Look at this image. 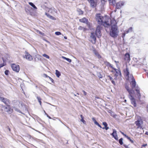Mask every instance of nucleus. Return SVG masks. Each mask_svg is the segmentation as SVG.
I'll return each mask as SVG.
<instances>
[{"instance_id": "f257e3e1", "label": "nucleus", "mask_w": 148, "mask_h": 148, "mask_svg": "<svg viewBox=\"0 0 148 148\" xmlns=\"http://www.w3.org/2000/svg\"><path fill=\"white\" fill-rule=\"evenodd\" d=\"M95 18L98 24L103 25L105 27L110 25L109 21L111 20L108 16L103 17L100 13L96 14Z\"/></svg>"}, {"instance_id": "f03ea898", "label": "nucleus", "mask_w": 148, "mask_h": 148, "mask_svg": "<svg viewBox=\"0 0 148 148\" xmlns=\"http://www.w3.org/2000/svg\"><path fill=\"white\" fill-rule=\"evenodd\" d=\"M110 25L111 26V29L110 33V36L114 38L117 37L118 35L119 31L116 21L114 19H112L110 23Z\"/></svg>"}, {"instance_id": "7ed1b4c3", "label": "nucleus", "mask_w": 148, "mask_h": 148, "mask_svg": "<svg viewBox=\"0 0 148 148\" xmlns=\"http://www.w3.org/2000/svg\"><path fill=\"white\" fill-rule=\"evenodd\" d=\"M124 74L125 76L126 79L129 81H131L130 84L132 88H134L135 87L136 83L135 80L132 74H130L127 68L124 70Z\"/></svg>"}, {"instance_id": "20e7f679", "label": "nucleus", "mask_w": 148, "mask_h": 148, "mask_svg": "<svg viewBox=\"0 0 148 148\" xmlns=\"http://www.w3.org/2000/svg\"><path fill=\"white\" fill-rule=\"evenodd\" d=\"M108 64L110 66L111 68H112L114 71H115L116 73L114 75L115 77L114 78V79L116 80H117L119 77H121V71L119 69H116L113 67H112V66L110 64V63L108 62Z\"/></svg>"}, {"instance_id": "39448f33", "label": "nucleus", "mask_w": 148, "mask_h": 148, "mask_svg": "<svg viewBox=\"0 0 148 148\" xmlns=\"http://www.w3.org/2000/svg\"><path fill=\"white\" fill-rule=\"evenodd\" d=\"M12 69L14 71L18 72L20 69V66L19 65L15 64H12L11 65Z\"/></svg>"}, {"instance_id": "423d86ee", "label": "nucleus", "mask_w": 148, "mask_h": 148, "mask_svg": "<svg viewBox=\"0 0 148 148\" xmlns=\"http://www.w3.org/2000/svg\"><path fill=\"white\" fill-rule=\"evenodd\" d=\"M101 27L100 26H98L96 28L95 31V34L99 38H100L101 36Z\"/></svg>"}, {"instance_id": "0eeeda50", "label": "nucleus", "mask_w": 148, "mask_h": 148, "mask_svg": "<svg viewBox=\"0 0 148 148\" xmlns=\"http://www.w3.org/2000/svg\"><path fill=\"white\" fill-rule=\"evenodd\" d=\"M95 35V33L93 32L91 33V35L90 36V40L93 44H95L96 42V38Z\"/></svg>"}, {"instance_id": "6e6552de", "label": "nucleus", "mask_w": 148, "mask_h": 148, "mask_svg": "<svg viewBox=\"0 0 148 148\" xmlns=\"http://www.w3.org/2000/svg\"><path fill=\"white\" fill-rule=\"evenodd\" d=\"M97 0H88L90 3V6L93 8H95L97 5Z\"/></svg>"}, {"instance_id": "1a4fd4ad", "label": "nucleus", "mask_w": 148, "mask_h": 148, "mask_svg": "<svg viewBox=\"0 0 148 148\" xmlns=\"http://www.w3.org/2000/svg\"><path fill=\"white\" fill-rule=\"evenodd\" d=\"M125 4V2L123 1H119L116 3V9H120L122 6Z\"/></svg>"}, {"instance_id": "9d476101", "label": "nucleus", "mask_w": 148, "mask_h": 148, "mask_svg": "<svg viewBox=\"0 0 148 148\" xmlns=\"http://www.w3.org/2000/svg\"><path fill=\"white\" fill-rule=\"evenodd\" d=\"M0 100L1 101L6 105H8L10 103L9 100L7 98L1 97H0Z\"/></svg>"}, {"instance_id": "9b49d317", "label": "nucleus", "mask_w": 148, "mask_h": 148, "mask_svg": "<svg viewBox=\"0 0 148 148\" xmlns=\"http://www.w3.org/2000/svg\"><path fill=\"white\" fill-rule=\"evenodd\" d=\"M5 110L9 114L12 113L13 111V109L11 108L10 106L9 105H7V106L5 108Z\"/></svg>"}, {"instance_id": "f8f14e48", "label": "nucleus", "mask_w": 148, "mask_h": 148, "mask_svg": "<svg viewBox=\"0 0 148 148\" xmlns=\"http://www.w3.org/2000/svg\"><path fill=\"white\" fill-rule=\"evenodd\" d=\"M132 94H131V95H129V98L131 100L132 103L134 107H136V103L135 99L132 96Z\"/></svg>"}, {"instance_id": "ddd939ff", "label": "nucleus", "mask_w": 148, "mask_h": 148, "mask_svg": "<svg viewBox=\"0 0 148 148\" xmlns=\"http://www.w3.org/2000/svg\"><path fill=\"white\" fill-rule=\"evenodd\" d=\"M24 58H25L29 61H31L33 59L32 56L27 53H25Z\"/></svg>"}, {"instance_id": "4468645a", "label": "nucleus", "mask_w": 148, "mask_h": 148, "mask_svg": "<svg viewBox=\"0 0 148 148\" xmlns=\"http://www.w3.org/2000/svg\"><path fill=\"white\" fill-rule=\"evenodd\" d=\"M113 133L111 134L113 137L116 140H118V138L117 134V132L115 129H113Z\"/></svg>"}, {"instance_id": "2eb2a0df", "label": "nucleus", "mask_w": 148, "mask_h": 148, "mask_svg": "<svg viewBox=\"0 0 148 148\" xmlns=\"http://www.w3.org/2000/svg\"><path fill=\"white\" fill-rule=\"evenodd\" d=\"M79 21L81 22L87 24L88 23V20L85 17L79 19Z\"/></svg>"}, {"instance_id": "dca6fc26", "label": "nucleus", "mask_w": 148, "mask_h": 148, "mask_svg": "<svg viewBox=\"0 0 148 148\" xmlns=\"http://www.w3.org/2000/svg\"><path fill=\"white\" fill-rule=\"evenodd\" d=\"M125 87L127 90L128 92L129 93V95H131V94H132L134 93V91L133 90H130L129 89V87L128 86L125 85Z\"/></svg>"}, {"instance_id": "f3484780", "label": "nucleus", "mask_w": 148, "mask_h": 148, "mask_svg": "<svg viewBox=\"0 0 148 148\" xmlns=\"http://www.w3.org/2000/svg\"><path fill=\"white\" fill-rule=\"evenodd\" d=\"M124 59L125 60L129 62L130 60V54L128 53H126L125 55Z\"/></svg>"}, {"instance_id": "a211bd4d", "label": "nucleus", "mask_w": 148, "mask_h": 148, "mask_svg": "<svg viewBox=\"0 0 148 148\" xmlns=\"http://www.w3.org/2000/svg\"><path fill=\"white\" fill-rule=\"evenodd\" d=\"M103 125L104 126V127H103L102 128L103 129H105L106 130H107L108 129H109V128L107 126L108 124L106 122H103L102 123Z\"/></svg>"}, {"instance_id": "6ab92c4d", "label": "nucleus", "mask_w": 148, "mask_h": 148, "mask_svg": "<svg viewBox=\"0 0 148 148\" xmlns=\"http://www.w3.org/2000/svg\"><path fill=\"white\" fill-rule=\"evenodd\" d=\"M45 15L49 18L53 20H56V18L53 17V16H52L50 15L49 14H48V13H45Z\"/></svg>"}, {"instance_id": "aec40b11", "label": "nucleus", "mask_w": 148, "mask_h": 148, "mask_svg": "<svg viewBox=\"0 0 148 148\" xmlns=\"http://www.w3.org/2000/svg\"><path fill=\"white\" fill-rule=\"evenodd\" d=\"M142 122V121H141L138 120L135 122V123L138 127H139L140 126L141 123Z\"/></svg>"}, {"instance_id": "412c9836", "label": "nucleus", "mask_w": 148, "mask_h": 148, "mask_svg": "<svg viewBox=\"0 0 148 148\" xmlns=\"http://www.w3.org/2000/svg\"><path fill=\"white\" fill-rule=\"evenodd\" d=\"M108 77H109L112 83L114 85H115V82L113 80V78L110 76H108Z\"/></svg>"}, {"instance_id": "4be33fe9", "label": "nucleus", "mask_w": 148, "mask_h": 148, "mask_svg": "<svg viewBox=\"0 0 148 148\" xmlns=\"http://www.w3.org/2000/svg\"><path fill=\"white\" fill-rule=\"evenodd\" d=\"M56 74L57 76V77H59L61 75V74L60 72L57 70H56Z\"/></svg>"}, {"instance_id": "5701e85b", "label": "nucleus", "mask_w": 148, "mask_h": 148, "mask_svg": "<svg viewBox=\"0 0 148 148\" xmlns=\"http://www.w3.org/2000/svg\"><path fill=\"white\" fill-rule=\"evenodd\" d=\"M78 29L80 30H83L84 31H85L87 30L86 28L83 27L81 26H80L79 27Z\"/></svg>"}, {"instance_id": "b1692460", "label": "nucleus", "mask_w": 148, "mask_h": 148, "mask_svg": "<svg viewBox=\"0 0 148 148\" xmlns=\"http://www.w3.org/2000/svg\"><path fill=\"white\" fill-rule=\"evenodd\" d=\"M115 2V0H109V3L111 5H114Z\"/></svg>"}, {"instance_id": "393cba45", "label": "nucleus", "mask_w": 148, "mask_h": 148, "mask_svg": "<svg viewBox=\"0 0 148 148\" xmlns=\"http://www.w3.org/2000/svg\"><path fill=\"white\" fill-rule=\"evenodd\" d=\"M77 11L78 12V13L79 15H82V14L83 13V12L82 10L80 9H77Z\"/></svg>"}, {"instance_id": "a878e982", "label": "nucleus", "mask_w": 148, "mask_h": 148, "mask_svg": "<svg viewBox=\"0 0 148 148\" xmlns=\"http://www.w3.org/2000/svg\"><path fill=\"white\" fill-rule=\"evenodd\" d=\"M80 117L81 118V119L80 120L81 121L83 122V123L84 124H86V122L85 121L84 119V117L82 115H81Z\"/></svg>"}, {"instance_id": "bb28decb", "label": "nucleus", "mask_w": 148, "mask_h": 148, "mask_svg": "<svg viewBox=\"0 0 148 148\" xmlns=\"http://www.w3.org/2000/svg\"><path fill=\"white\" fill-rule=\"evenodd\" d=\"M29 4L32 7H33L34 9H37V7L35 6V5L32 3V2H29Z\"/></svg>"}, {"instance_id": "cd10ccee", "label": "nucleus", "mask_w": 148, "mask_h": 148, "mask_svg": "<svg viewBox=\"0 0 148 148\" xmlns=\"http://www.w3.org/2000/svg\"><path fill=\"white\" fill-rule=\"evenodd\" d=\"M132 27H130L127 29V30L126 31V33L127 34L129 32H131L132 31Z\"/></svg>"}, {"instance_id": "c85d7f7f", "label": "nucleus", "mask_w": 148, "mask_h": 148, "mask_svg": "<svg viewBox=\"0 0 148 148\" xmlns=\"http://www.w3.org/2000/svg\"><path fill=\"white\" fill-rule=\"evenodd\" d=\"M97 75L99 78H101L102 77V75L99 72L97 73Z\"/></svg>"}, {"instance_id": "c756f323", "label": "nucleus", "mask_w": 148, "mask_h": 148, "mask_svg": "<svg viewBox=\"0 0 148 148\" xmlns=\"http://www.w3.org/2000/svg\"><path fill=\"white\" fill-rule=\"evenodd\" d=\"M95 55L97 56V57L99 58H101V56L99 54V53L97 52H95Z\"/></svg>"}, {"instance_id": "7c9ffc66", "label": "nucleus", "mask_w": 148, "mask_h": 148, "mask_svg": "<svg viewBox=\"0 0 148 148\" xmlns=\"http://www.w3.org/2000/svg\"><path fill=\"white\" fill-rule=\"evenodd\" d=\"M42 56L48 59L49 58V57L46 54H42Z\"/></svg>"}, {"instance_id": "2f4dec72", "label": "nucleus", "mask_w": 148, "mask_h": 148, "mask_svg": "<svg viewBox=\"0 0 148 148\" xmlns=\"http://www.w3.org/2000/svg\"><path fill=\"white\" fill-rule=\"evenodd\" d=\"M92 119L93 121L94 122V123L95 125H96L97 123L98 122H97V121H96L94 117L92 118Z\"/></svg>"}, {"instance_id": "473e14b6", "label": "nucleus", "mask_w": 148, "mask_h": 148, "mask_svg": "<svg viewBox=\"0 0 148 148\" xmlns=\"http://www.w3.org/2000/svg\"><path fill=\"white\" fill-rule=\"evenodd\" d=\"M123 138H121L119 140V142L121 145H122L123 144Z\"/></svg>"}, {"instance_id": "72a5a7b5", "label": "nucleus", "mask_w": 148, "mask_h": 148, "mask_svg": "<svg viewBox=\"0 0 148 148\" xmlns=\"http://www.w3.org/2000/svg\"><path fill=\"white\" fill-rule=\"evenodd\" d=\"M55 34L56 35H61V33L60 32H55Z\"/></svg>"}, {"instance_id": "f704fd0d", "label": "nucleus", "mask_w": 148, "mask_h": 148, "mask_svg": "<svg viewBox=\"0 0 148 148\" xmlns=\"http://www.w3.org/2000/svg\"><path fill=\"white\" fill-rule=\"evenodd\" d=\"M9 71L8 70H6L5 71V74L6 75H8Z\"/></svg>"}, {"instance_id": "c9c22d12", "label": "nucleus", "mask_w": 148, "mask_h": 148, "mask_svg": "<svg viewBox=\"0 0 148 148\" xmlns=\"http://www.w3.org/2000/svg\"><path fill=\"white\" fill-rule=\"evenodd\" d=\"M127 138L132 143H133V142H134L131 139V138H130V137H129L128 136V137Z\"/></svg>"}, {"instance_id": "e433bc0d", "label": "nucleus", "mask_w": 148, "mask_h": 148, "mask_svg": "<svg viewBox=\"0 0 148 148\" xmlns=\"http://www.w3.org/2000/svg\"><path fill=\"white\" fill-rule=\"evenodd\" d=\"M66 60L68 61L70 63L71 62V59H69V58H67Z\"/></svg>"}, {"instance_id": "4c0bfd02", "label": "nucleus", "mask_w": 148, "mask_h": 148, "mask_svg": "<svg viewBox=\"0 0 148 148\" xmlns=\"http://www.w3.org/2000/svg\"><path fill=\"white\" fill-rule=\"evenodd\" d=\"M45 115H46L49 119H51V117L50 116H49L46 112H45Z\"/></svg>"}, {"instance_id": "58836bf2", "label": "nucleus", "mask_w": 148, "mask_h": 148, "mask_svg": "<svg viewBox=\"0 0 148 148\" xmlns=\"http://www.w3.org/2000/svg\"><path fill=\"white\" fill-rule=\"evenodd\" d=\"M125 34H126V32H124V33H123V34H122V37L123 38H124V37L125 36Z\"/></svg>"}, {"instance_id": "ea45409f", "label": "nucleus", "mask_w": 148, "mask_h": 148, "mask_svg": "<svg viewBox=\"0 0 148 148\" xmlns=\"http://www.w3.org/2000/svg\"><path fill=\"white\" fill-rule=\"evenodd\" d=\"M4 65H5L4 64H3V63L1 64H0V69L1 67H3V66H4Z\"/></svg>"}, {"instance_id": "a19ab883", "label": "nucleus", "mask_w": 148, "mask_h": 148, "mask_svg": "<svg viewBox=\"0 0 148 148\" xmlns=\"http://www.w3.org/2000/svg\"><path fill=\"white\" fill-rule=\"evenodd\" d=\"M136 91L137 92L138 94V95H140V93L139 90L138 89H136Z\"/></svg>"}, {"instance_id": "79ce46f5", "label": "nucleus", "mask_w": 148, "mask_h": 148, "mask_svg": "<svg viewBox=\"0 0 148 148\" xmlns=\"http://www.w3.org/2000/svg\"><path fill=\"white\" fill-rule=\"evenodd\" d=\"M97 125L98 127H99L100 128H102L101 126L98 123H97L96 125Z\"/></svg>"}, {"instance_id": "37998d69", "label": "nucleus", "mask_w": 148, "mask_h": 148, "mask_svg": "<svg viewBox=\"0 0 148 148\" xmlns=\"http://www.w3.org/2000/svg\"><path fill=\"white\" fill-rule=\"evenodd\" d=\"M84 93V95H87V93L84 90H83L82 91Z\"/></svg>"}, {"instance_id": "c03bdc74", "label": "nucleus", "mask_w": 148, "mask_h": 148, "mask_svg": "<svg viewBox=\"0 0 148 148\" xmlns=\"http://www.w3.org/2000/svg\"><path fill=\"white\" fill-rule=\"evenodd\" d=\"M37 32L39 34H41V35H43V33H42V32H41L40 31H37Z\"/></svg>"}, {"instance_id": "a18cd8bd", "label": "nucleus", "mask_w": 148, "mask_h": 148, "mask_svg": "<svg viewBox=\"0 0 148 148\" xmlns=\"http://www.w3.org/2000/svg\"><path fill=\"white\" fill-rule=\"evenodd\" d=\"M37 99L38 100V102L39 101H41V99H40V97H37Z\"/></svg>"}, {"instance_id": "49530a36", "label": "nucleus", "mask_w": 148, "mask_h": 148, "mask_svg": "<svg viewBox=\"0 0 148 148\" xmlns=\"http://www.w3.org/2000/svg\"><path fill=\"white\" fill-rule=\"evenodd\" d=\"M48 77L49 78V79L51 80V81L52 82H53V80L51 77H50L49 76V77Z\"/></svg>"}, {"instance_id": "de8ad7c7", "label": "nucleus", "mask_w": 148, "mask_h": 148, "mask_svg": "<svg viewBox=\"0 0 148 148\" xmlns=\"http://www.w3.org/2000/svg\"><path fill=\"white\" fill-rule=\"evenodd\" d=\"M15 110H16V111H17V112H20V110L18 109H17V108H15Z\"/></svg>"}, {"instance_id": "09e8293b", "label": "nucleus", "mask_w": 148, "mask_h": 148, "mask_svg": "<svg viewBox=\"0 0 148 148\" xmlns=\"http://www.w3.org/2000/svg\"><path fill=\"white\" fill-rule=\"evenodd\" d=\"M43 76L44 77H49L46 74H44L43 75Z\"/></svg>"}, {"instance_id": "8fccbe9b", "label": "nucleus", "mask_w": 148, "mask_h": 148, "mask_svg": "<svg viewBox=\"0 0 148 148\" xmlns=\"http://www.w3.org/2000/svg\"><path fill=\"white\" fill-rule=\"evenodd\" d=\"M124 147H125V148H129L128 145H124Z\"/></svg>"}, {"instance_id": "3c124183", "label": "nucleus", "mask_w": 148, "mask_h": 148, "mask_svg": "<svg viewBox=\"0 0 148 148\" xmlns=\"http://www.w3.org/2000/svg\"><path fill=\"white\" fill-rule=\"evenodd\" d=\"M62 58L64 59H65L66 60L67 58H66L65 57H64V56H62Z\"/></svg>"}, {"instance_id": "603ef678", "label": "nucleus", "mask_w": 148, "mask_h": 148, "mask_svg": "<svg viewBox=\"0 0 148 148\" xmlns=\"http://www.w3.org/2000/svg\"><path fill=\"white\" fill-rule=\"evenodd\" d=\"M2 59L3 60V62H5V60L4 59V58H2Z\"/></svg>"}, {"instance_id": "864d4df0", "label": "nucleus", "mask_w": 148, "mask_h": 148, "mask_svg": "<svg viewBox=\"0 0 148 148\" xmlns=\"http://www.w3.org/2000/svg\"><path fill=\"white\" fill-rule=\"evenodd\" d=\"M123 135L126 138H127L128 137V136H127L126 134H125Z\"/></svg>"}, {"instance_id": "5fc2aeb1", "label": "nucleus", "mask_w": 148, "mask_h": 148, "mask_svg": "<svg viewBox=\"0 0 148 148\" xmlns=\"http://www.w3.org/2000/svg\"><path fill=\"white\" fill-rule=\"evenodd\" d=\"M39 103H40V105H41V101H39Z\"/></svg>"}, {"instance_id": "6e6d98bb", "label": "nucleus", "mask_w": 148, "mask_h": 148, "mask_svg": "<svg viewBox=\"0 0 148 148\" xmlns=\"http://www.w3.org/2000/svg\"><path fill=\"white\" fill-rule=\"evenodd\" d=\"M120 132L121 133V134H122L123 135L124 134L121 131H120Z\"/></svg>"}, {"instance_id": "4d7b16f0", "label": "nucleus", "mask_w": 148, "mask_h": 148, "mask_svg": "<svg viewBox=\"0 0 148 148\" xmlns=\"http://www.w3.org/2000/svg\"><path fill=\"white\" fill-rule=\"evenodd\" d=\"M145 134L148 135V132H146L145 133Z\"/></svg>"}, {"instance_id": "13d9d810", "label": "nucleus", "mask_w": 148, "mask_h": 148, "mask_svg": "<svg viewBox=\"0 0 148 148\" xmlns=\"http://www.w3.org/2000/svg\"><path fill=\"white\" fill-rule=\"evenodd\" d=\"M147 111L148 112V105L147 106Z\"/></svg>"}, {"instance_id": "bf43d9fd", "label": "nucleus", "mask_w": 148, "mask_h": 148, "mask_svg": "<svg viewBox=\"0 0 148 148\" xmlns=\"http://www.w3.org/2000/svg\"><path fill=\"white\" fill-rule=\"evenodd\" d=\"M147 145V144H144L143 145V146L145 147Z\"/></svg>"}, {"instance_id": "052dcab7", "label": "nucleus", "mask_w": 148, "mask_h": 148, "mask_svg": "<svg viewBox=\"0 0 148 148\" xmlns=\"http://www.w3.org/2000/svg\"><path fill=\"white\" fill-rule=\"evenodd\" d=\"M64 39H67V37L66 36H64Z\"/></svg>"}, {"instance_id": "680f3d73", "label": "nucleus", "mask_w": 148, "mask_h": 148, "mask_svg": "<svg viewBox=\"0 0 148 148\" xmlns=\"http://www.w3.org/2000/svg\"><path fill=\"white\" fill-rule=\"evenodd\" d=\"M0 148H2V147L1 145H0Z\"/></svg>"}, {"instance_id": "e2e57ef3", "label": "nucleus", "mask_w": 148, "mask_h": 148, "mask_svg": "<svg viewBox=\"0 0 148 148\" xmlns=\"http://www.w3.org/2000/svg\"><path fill=\"white\" fill-rule=\"evenodd\" d=\"M74 95L75 96H76V95H75V94H74Z\"/></svg>"}, {"instance_id": "0e129e2a", "label": "nucleus", "mask_w": 148, "mask_h": 148, "mask_svg": "<svg viewBox=\"0 0 148 148\" xmlns=\"http://www.w3.org/2000/svg\"><path fill=\"white\" fill-rule=\"evenodd\" d=\"M9 130L10 131V128H9Z\"/></svg>"}, {"instance_id": "69168bd1", "label": "nucleus", "mask_w": 148, "mask_h": 148, "mask_svg": "<svg viewBox=\"0 0 148 148\" xmlns=\"http://www.w3.org/2000/svg\"><path fill=\"white\" fill-rule=\"evenodd\" d=\"M44 112L45 113V112H46L44 110Z\"/></svg>"}, {"instance_id": "338daca9", "label": "nucleus", "mask_w": 148, "mask_h": 148, "mask_svg": "<svg viewBox=\"0 0 148 148\" xmlns=\"http://www.w3.org/2000/svg\"><path fill=\"white\" fill-rule=\"evenodd\" d=\"M126 100H125V102H126Z\"/></svg>"}, {"instance_id": "774afa93", "label": "nucleus", "mask_w": 148, "mask_h": 148, "mask_svg": "<svg viewBox=\"0 0 148 148\" xmlns=\"http://www.w3.org/2000/svg\"><path fill=\"white\" fill-rule=\"evenodd\" d=\"M116 10H114V12H116Z\"/></svg>"}]
</instances>
